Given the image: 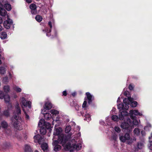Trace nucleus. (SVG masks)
Here are the masks:
<instances>
[{"label":"nucleus","mask_w":152,"mask_h":152,"mask_svg":"<svg viewBox=\"0 0 152 152\" xmlns=\"http://www.w3.org/2000/svg\"><path fill=\"white\" fill-rule=\"evenodd\" d=\"M61 143L62 144V146L64 147V149L66 150H69L70 152H73L74 150H78L81 149L82 146L80 143H77V144H73L71 145V144L67 143L66 145H65L64 142H63V140L61 141Z\"/></svg>","instance_id":"nucleus-1"},{"label":"nucleus","mask_w":152,"mask_h":152,"mask_svg":"<svg viewBox=\"0 0 152 152\" xmlns=\"http://www.w3.org/2000/svg\"><path fill=\"white\" fill-rule=\"evenodd\" d=\"M133 98L131 97H128L127 99H124L123 100V102L125 104V107H124V106L123 104H119L118 106V108L120 110H127L129 108L128 105L129 104V102L131 104L132 102H133Z\"/></svg>","instance_id":"nucleus-2"},{"label":"nucleus","mask_w":152,"mask_h":152,"mask_svg":"<svg viewBox=\"0 0 152 152\" xmlns=\"http://www.w3.org/2000/svg\"><path fill=\"white\" fill-rule=\"evenodd\" d=\"M120 140L122 142H126L128 144H131L134 141L136 140L135 138L132 139L131 138L130 135L128 133L126 134L124 136H121L120 137Z\"/></svg>","instance_id":"nucleus-3"},{"label":"nucleus","mask_w":152,"mask_h":152,"mask_svg":"<svg viewBox=\"0 0 152 152\" xmlns=\"http://www.w3.org/2000/svg\"><path fill=\"white\" fill-rule=\"evenodd\" d=\"M58 140V141L57 140H55L53 142V144L54 145H55L56 144H57L58 143H59L62 145V143H61V141H62L63 140V142H64L65 145H66L67 144H66V143L67 140H66V137L65 136H64L63 135H61L59 137Z\"/></svg>","instance_id":"nucleus-4"},{"label":"nucleus","mask_w":152,"mask_h":152,"mask_svg":"<svg viewBox=\"0 0 152 152\" xmlns=\"http://www.w3.org/2000/svg\"><path fill=\"white\" fill-rule=\"evenodd\" d=\"M126 122H124L121 124V127L123 129H127L130 126L131 127V126L132 125V122L131 120L130 119H128L127 120Z\"/></svg>","instance_id":"nucleus-5"},{"label":"nucleus","mask_w":152,"mask_h":152,"mask_svg":"<svg viewBox=\"0 0 152 152\" xmlns=\"http://www.w3.org/2000/svg\"><path fill=\"white\" fill-rule=\"evenodd\" d=\"M22 105L21 104V107L22 106L26 110V107L27 106L30 109L31 107V102L29 101H26V100L24 98H22Z\"/></svg>","instance_id":"nucleus-6"},{"label":"nucleus","mask_w":152,"mask_h":152,"mask_svg":"<svg viewBox=\"0 0 152 152\" xmlns=\"http://www.w3.org/2000/svg\"><path fill=\"white\" fill-rule=\"evenodd\" d=\"M12 124L16 129L18 130L22 129V127L21 123L17 120L13 119L12 121Z\"/></svg>","instance_id":"nucleus-7"},{"label":"nucleus","mask_w":152,"mask_h":152,"mask_svg":"<svg viewBox=\"0 0 152 152\" xmlns=\"http://www.w3.org/2000/svg\"><path fill=\"white\" fill-rule=\"evenodd\" d=\"M52 104L50 102H46L44 106V109L42 110V113L44 114L45 112V110H49L52 108Z\"/></svg>","instance_id":"nucleus-8"},{"label":"nucleus","mask_w":152,"mask_h":152,"mask_svg":"<svg viewBox=\"0 0 152 152\" xmlns=\"http://www.w3.org/2000/svg\"><path fill=\"white\" fill-rule=\"evenodd\" d=\"M7 19L4 22V26L6 29H9L10 27L11 24L12 23V20L10 19L8 16L7 15Z\"/></svg>","instance_id":"nucleus-9"},{"label":"nucleus","mask_w":152,"mask_h":152,"mask_svg":"<svg viewBox=\"0 0 152 152\" xmlns=\"http://www.w3.org/2000/svg\"><path fill=\"white\" fill-rule=\"evenodd\" d=\"M35 142L36 140L37 141L39 144H41L44 143V140L43 138L42 137L40 136L39 135H37L34 137Z\"/></svg>","instance_id":"nucleus-10"},{"label":"nucleus","mask_w":152,"mask_h":152,"mask_svg":"<svg viewBox=\"0 0 152 152\" xmlns=\"http://www.w3.org/2000/svg\"><path fill=\"white\" fill-rule=\"evenodd\" d=\"M4 98L5 103L8 104V110H9L12 107L11 104L9 103L10 100V97L8 94H6L4 96Z\"/></svg>","instance_id":"nucleus-11"},{"label":"nucleus","mask_w":152,"mask_h":152,"mask_svg":"<svg viewBox=\"0 0 152 152\" xmlns=\"http://www.w3.org/2000/svg\"><path fill=\"white\" fill-rule=\"evenodd\" d=\"M29 7L31 10V12L33 14H36L37 13V6L35 4H32L30 5Z\"/></svg>","instance_id":"nucleus-12"},{"label":"nucleus","mask_w":152,"mask_h":152,"mask_svg":"<svg viewBox=\"0 0 152 152\" xmlns=\"http://www.w3.org/2000/svg\"><path fill=\"white\" fill-rule=\"evenodd\" d=\"M7 15L6 11L4 9L3 5L0 2V15L3 16H4Z\"/></svg>","instance_id":"nucleus-13"},{"label":"nucleus","mask_w":152,"mask_h":152,"mask_svg":"<svg viewBox=\"0 0 152 152\" xmlns=\"http://www.w3.org/2000/svg\"><path fill=\"white\" fill-rule=\"evenodd\" d=\"M41 147L44 152H46L48 151V146L47 143H42L41 145Z\"/></svg>","instance_id":"nucleus-14"},{"label":"nucleus","mask_w":152,"mask_h":152,"mask_svg":"<svg viewBox=\"0 0 152 152\" xmlns=\"http://www.w3.org/2000/svg\"><path fill=\"white\" fill-rule=\"evenodd\" d=\"M129 113L132 114H134L136 115L142 116V113L139 112L137 110H130Z\"/></svg>","instance_id":"nucleus-15"},{"label":"nucleus","mask_w":152,"mask_h":152,"mask_svg":"<svg viewBox=\"0 0 152 152\" xmlns=\"http://www.w3.org/2000/svg\"><path fill=\"white\" fill-rule=\"evenodd\" d=\"M63 130L61 127H59L56 129L54 132V134L56 135H57L60 134L62 132Z\"/></svg>","instance_id":"nucleus-16"},{"label":"nucleus","mask_w":152,"mask_h":152,"mask_svg":"<svg viewBox=\"0 0 152 152\" xmlns=\"http://www.w3.org/2000/svg\"><path fill=\"white\" fill-rule=\"evenodd\" d=\"M128 115V113L125 111H123L121 113L120 115H119V119L120 120H123L124 118V115Z\"/></svg>","instance_id":"nucleus-17"},{"label":"nucleus","mask_w":152,"mask_h":152,"mask_svg":"<svg viewBox=\"0 0 152 152\" xmlns=\"http://www.w3.org/2000/svg\"><path fill=\"white\" fill-rule=\"evenodd\" d=\"M86 94L87 96V99L88 100V103L90 104L92 101L91 99L92 96L90 93L88 92H86Z\"/></svg>","instance_id":"nucleus-18"},{"label":"nucleus","mask_w":152,"mask_h":152,"mask_svg":"<svg viewBox=\"0 0 152 152\" xmlns=\"http://www.w3.org/2000/svg\"><path fill=\"white\" fill-rule=\"evenodd\" d=\"M24 151L25 152H32L30 146L28 145H26Z\"/></svg>","instance_id":"nucleus-19"},{"label":"nucleus","mask_w":152,"mask_h":152,"mask_svg":"<svg viewBox=\"0 0 152 152\" xmlns=\"http://www.w3.org/2000/svg\"><path fill=\"white\" fill-rule=\"evenodd\" d=\"M7 33L4 32H3L0 34V37L2 39H4L7 37Z\"/></svg>","instance_id":"nucleus-20"},{"label":"nucleus","mask_w":152,"mask_h":152,"mask_svg":"<svg viewBox=\"0 0 152 152\" xmlns=\"http://www.w3.org/2000/svg\"><path fill=\"white\" fill-rule=\"evenodd\" d=\"M4 7L6 9L7 11H10L12 9L11 5L8 3L4 4Z\"/></svg>","instance_id":"nucleus-21"},{"label":"nucleus","mask_w":152,"mask_h":152,"mask_svg":"<svg viewBox=\"0 0 152 152\" xmlns=\"http://www.w3.org/2000/svg\"><path fill=\"white\" fill-rule=\"evenodd\" d=\"M136 117H134L133 119V120L131 121L132 123V125L131 126V127L133 126V125H137L139 124V122L136 119Z\"/></svg>","instance_id":"nucleus-22"},{"label":"nucleus","mask_w":152,"mask_h":152,"mask_svg":"<svg viewBox=\"0 0 152 152\" xmlns=\"http://www.w3.org/2000/svg\"><path fill=\"white\" fill-rule=\"evenodd\" d=\"M133 132L134 135L137 136L140 134V131L139 129L138 128H135Z\"/></svg>","instance_id":"nucleus-23"},{"label":"nucleus","mask_w":152,"mask_h":152,"mask_svg":"<svg viewBox=\"0 0 152 152\" xmlns=\"http://www.w3.org/2000/svg\"><path fill=\"white\" fill-rule=\"evenodd\" d=\"M50 112L52 114L56 115L58 114L59 113L58 111L55 110H50Z\"/></svg>","instance_id":"nucleus-24"},{"label":"nucleus","mask_w":152,"mask_h":152,"mask_svg":"<svg viewBox=\"0 0 152 152\" xmlns=\"http://www.w3.org/2000/svg\"><path fill=\"white\" fill-rule=\"evenodd\" d=\"M44 114V118L45 119H47V120H48L50 119V118L51 117V115L49 113H45Z\"/></svg>","instance_id":"nucleus-25"},{"label":"nucleus","mask_w":152,"mask_h":152,"mask_svg":"<svg viewBox=\"0 0 152 152\" xmlns=\"http://www.w3.org/2000/svg\"><path fill=\"white\" fill-rule=\"evenodd\" d=\"M61 147L59 145H55L54 150L55 151H57L61 150Z\"/></svg>","instance_id":"nucleus-26"},{"label":"nucleus","mask_w":152,"mask_h":152,"mask_svg":"<svg viewBox=\"0 0 152 152\" xmlns=\"http://www.w3.org/2000/svg\"><path fill=\"white\" fill-rule=\"evenodd\" d=\"M3 89L5 92H9L10 90L9 86L8 85L4 86V87Z\"/></svg>","instance_id":"nucleus-27"},{"label":"nucleus","mask_w":152,"mask_h":152,"mask_svg":"<svg viewBox=\"0 0 152 152\" xmlns=\"http://www.w3.org/2000/svg\"><path fill=\"white\" fill-rule=\"evenodd\" d=\"M36 20L38 22H40L42 20V17L39 15H37L35 17Z\"/></svg>","instance_id":"nucleus-28"},{"label":"nucleus","mask_w":152,"mask_h":152,"mask_svg":"<svg viewBox=\"0 0 152 152\" xmlns=\"http://www.w3.org/2000/svg\"><path fill=\"white\" fill-rule=\"evenodd\" d=\"M45 124V121L44 119H41L40 120L38 126L40 127H41L43 126V124Z\"/></svg>","instance_id":"nucleus-29"},{"label":"nucleus","mask_w":152,"mask_h":152,"mask_svg":"<svg viewBox=\"0 0 152 152\" xmlns=\"http://www.w3.org/2000/svg\"><path fill=\"white\" fill-rule=\"evenodd\" d=\"M6 72V69L5 68L1 67L0 68V74H4Z\"/></svg>","instance_id":"nucleus-30"},{"label":"nucleus","mask_w":152,"mask_h":152,"mask_svg":"<svg viewBox=\"0 0 152 152\" xmlns=\"http://www.w3.org/2000/svg\"><path fill=\"white\" fill-rule=\"evenodd\" d=\"M71 127L70 126H67L65 129V132L66 133H68L71 130Z\"/></svg>","instance_id":"nucleus-31"},{"label":"nucleus","mask_w":152,"mask_h":152,"mask_svg":"<svg viewBox=\"0 0 152 152\" xmlns=\"http://www.w3.org/2000/svg\"><path fill=\"white\" fill-rule=\"evenodd\" d=\"M1 126L4 128H6L8 126L7 122L5 121L2 122L1 124Z\"/></svg>","instance_id":"nucleus-32"},{"label":"nucleus","mask_w":152,"mask_h":152,"mask_svg":"<svg viewBox=\"0 0 152 152\" xmlns=\"http://www.w3.org/2000/svg\"><path fill=\"white\" fill-rule=\"evenodd\" d=\"M40 132L41 134L44 135L46 134V131L45 129L42 128L40 129Z\"/></svg>","instance_id":"nucleus-33"},{"label":"nucleus","mask_w":152,"mask_h":152,"mask_svg":"<svg viewBox=\"0 0 152 152\" xmlns=\"http://www.w3.org/2000/svg\"><path fill=\"white\" fill-rule=\"evenodd\" d=\"M16 109L17 111V113L18 114H20L21 113V110L20 107L19 106V104H18L16 107Z\"/></svg>","instance_id":"nucleus-34"},{"label":"nucleus","mask_w":152,"mask_h":152,"mask_svg":"<svg viewBox=\"0 0 152 152\" xmlns=\"http://www.w3.org/2000/svg\"><path fill=\"white\" fill-rule=\"evenodd\" d=\"M137 103L136 101H134L131 104V106L132 107H135L137 106Z\"/></svg>","instance_id":"nucleus-35"},{"label":"nucleus","mask_w":152,"mask_h":152,"mask_svg":"<svg viewBox=\"0 0 152 152\" xmlns=\"http://www.w3.org/2000/svg\"><path fill=\"white\" fill-rule=\"evenodd\" d=\"M14 90L17 92H20L21 91V89L18 87H16L14 88Z\"/></svg>","instance_id":"nucleus-36"},{"label":"nucleus","mask_w":152,"mask_h":152,"mask_svg":"<svg viewBox=\"0 0 152 152\" xmlns=\"http://www.w3.org/2000/svg\"><path fill=\"white\" fill-rule=\"evenodd\" d=\"M22 109H23V111L24 112V113L26 115V118L27 119H29V116L28 115H27V113H26V110H25V109L22 106Z\"/></svg>","instance_id":"nucleus-37"},{"label":"nucleus","mask_w":152,"mask_h":152,"mask_svg":"<svg viewBox=\"0 0 152 152\" xmlns=\"http://www.w3.org/2000/svg\"><path fill=\"white\" fill-rule=\"evenodd\" d=\"M112 119L114 121H117L118 120V116L117 115H113L112 117Z\"/></svg>","instance_id":"nucleus-38"},{"label":"nucleus","mask_w":152,"mask_h":152,"mask_svg":"<svg viewBox=\"0 0 152 152\" xmlns=\"http://www.w3.org/2000/svg\"><path fill=\"white\" fill-rule=\"evenodd\" d=\"M87 107V102L86 101H85L83 104L82 107L83 108H85V109H86Z\"/></svg>","instance_id":"nucleus-39"},{"label":"nucleus","mask_w":152,"mask_h":152,"mask_svg":"<svg viewBox=\"0 0 152 152\" xmlns=\"http://www.w3.org/2000/svg\"><path fill=\"white\" fill-rule=\"evenodd\" d=\"M4 115L6 116H8L9 115V113L8 111L7 110L4 111Z\"/></svg>","instance_id":"nucleus-40"},{"label":"nucleus","mask_w":152,"mask_h":152,"mask_svg":"<svg viewBox=\"0 0 152 152\" xmlns=\"http://www.w3.org/2000/svg\"><path fill=\"white\" fill-rule=\"evenodd\" d=\"M45 125H46V127L47 129H49L50 127V124L49 123H45Z\"/></svg>","instance_id":"nucleus-41"},{"label":"nucleus","mask_w":152,"mask_h":152,"mask_svg":"<svg viewBox=\"0 0 152 152\" xmlns=\"http://www.w3.org/2000/svg\"><path fill=\"white\" fill-rule=\"evenodd\" d=\"M90 115L88 114H87L85 115V117L86 118V119H87L88 118V120H90Z\"/></svg>","instance_id":"nucleus-42"},{"label":"nucleus","mask_w":152,"mask_h":152,"mask_svg":"<svg viewBox=\"0 0 152 152\" xmlns=\"http://www.w3.org/2000/svg\"><path fill=\"white\" fill-rule=\"evenodd\" d=\"M115 130L118 132H120L121 131V129L120 128L118 127H115Z\"/></svg>","instance_id":"nucleus-43"},{"label":"nucleus","mask_w":152,"mask_h":152,"mask_svg":"<svg viewBox=\"0 0 152 152\" xmlns=\"http://www.w3.org/2000/svg\"><path fill=\"white\" fill-rule=\"evenodd\" d=\"M4 98V94L2 91H0V99H3Z\"/></svg>","instance_id":"nucleus-44"},{"label":"nucleus","mask_w":152,"mask_h":152,"mask_svg":"<svg viewBox=\"0 0 152 152\" xmlns=\"http://www.w3.org/2000/svg\"><path fill=\"white\" fill-rule=\"evenodd\" d=\"M134 86L131 84L129 85V88L130 90H132L133 89Z\"/></svg>","instance_id":"nucleus-45"},{"label":"nucleus","mask_w":152,"mask_h":152,"mask_svg":"<svg viewBox=\"0 0 152 152\" xmlns=\"http://www.w3.org/2000/svg\"><path fill=\"white\" fill-rule=\"evenodd\" d=\"M129 94V93L128 91H125L124 93V95L126 96H127V95Z\"/></svg>","instance_id":"nucleus-46"},{"label":"nucleus","mask_w":152,"mask_h":152,"mask_svg":"<svg viewBox=\"0 0 152 152\" xmlns=\"http://www.w3.org/2000/svg\"><path fill=\"white\" fill-rule=\"evenodd\" d=\"M62 94L63 95L65 96H66L67 94L66 91H63Z\"/></svg>","instance_id":"nucleus-47"},{"label":"nucleus","mask_w":152,"mask_h":152,"mask_svg":"<svg viewBox=\"0 0 152 152\" xmlns=\"http://www.w3.org/2000/svg\"><path fill=\"white\" fill-rule=\"evenodd\" d=\"M149 141L150 142H152V133L151 134V136L149 137Z\"/></svg>","instance_id":"nucleus-48"},{"label":"nucleus","mask_w":152,"mask_h":152,"mask_svg":"<svg viewBox=\"0 0 152 152\" xmlns=\"http://www.w3.org/2000/svg\"><path fill=\"white\" fill-rule=\"evenodd\" d=\"M3 22V20L2 18L0 17V24H1Z\"/></svg>","instance_id":"nucleus-49"},{"label":"nucleus","mask_w":152,"mask_h":152,"mask_svg":"<svg viewBox=\"0 0 152 152\" xmlns=\"http://www.w3.org/2000/svg\"><path fill=\"white\" fill-rule=\"evenodd\" d=\"M48 24H49V26H50V28H52V25L51 22V21H49L48 22Z\"/></svg>","instance_id":"nucleus-50"},{"label":"nucleus","mask_w":152,"mask_h":152,"mask_svg":"<svg viewBox=\"0 0 152 152\" xmlns=\"http://www.w3.org/2000/svg\"><path fill=\"white\" fill-rule=\"evenodd\" d=\"M26 1L28 3H30L31 2V0H26Z\"/></svg>","instance_id":"nucleus-51"},{"label":"nucleus","mask_w":152,"mask_h":152,"mask_svg":"<svg viewBox=\"0 0 152 152\" xmlns=\"http://www.w3.org/2000/svg\"><path fill=\"white\" fill-rule=\"evenodd\" d=\"M3 29V28L2 26L0 25V31H1Z\"/></svg>","instance_id":"nucleus-52"},{"label":"nucleus","mask_w":152,"mask_h":152,"mask_svg":"<svg viewBox=\"0 0 152 152\" xmlns=\"http://www.w3.org/2000/svg\"><path fill=\"white\" fill-rule=\"evenodd\" d=\"M8 80V78L7 77H5V78H4V80Z\"/></svg>","instance_id":"nucleus-53"},{"label":"nucleus","mask_w":152,"mask_h":152,"mask_svg":"<svg viewBox=\"0 0 152 152\" xmlns=\"http://www.w3.org/2000/svg\"><path fill=\"white\" fill-rule=\"evenodd\" d=\"M34 152H39L38 151L36 150V151H35Z\"/></svg>","instance_id":"nucleus-54"},{"label":"nucleus","mask_w":152,"mask_h":152,"mask_svg":"<svg viewBox=\"0 0 152 152\" xmlns=\"http://www.w3.org/2000/svg\"><path fill=\"white\" fill-rule=\"evenodd\" d=\"M1 64V60H0V64Z\"/></svg>","instance_id":"nucleus-55"}]
</instances>
